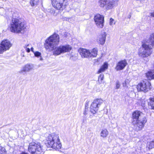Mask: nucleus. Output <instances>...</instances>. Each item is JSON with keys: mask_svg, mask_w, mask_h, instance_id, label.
I'll return each mask as SVG.
<instances>
[{"mask_svg": "<svg viewBox=\"0 0 154 154\" xmlns=\"http://www.w3.org/2000/svg\"><path fill=\"white\" fill-rule=\"evenodd\" d=\"M60 42L58 35L54 33L51 36L45 41V46L48 51L53 50V54L58 55L61 54L69 52L72 49V47L69 45H60L57 47Z\"/></svg>", "mask_w": 154, "mask_h": 154, "instance_id": "nucleus-1", "label": "nucleus"}, {"mask_svg": "<svg viewBox=\"0 0 154 154\" xmlns=\"http://www.w3.org/2000/svg\"><path fill=\"white\" fill-rule=\"evenodd\" d=\"M132 118V122L136 125V129L137 131L141 130L147 121L144 115L142 112L138 111L133 112Z\"/></svg>", "mask_w": 154, "mask_h": 154, "instance_id": "nucleus-2", "label": "nucleus"}, {"mask_svg": "<svg viewBox=\"0 0 154 154\" xmlns=\"http://www.w3.org/2000/svg\"><path fill=\"white\" fill-rule=\"evenodd\" d=\"M47 146L55 150L61 149L62 145L58 135L54 134L49 135L46 139Z\"/></svg>", "mask_w": 154, "mask_h": 154, "instance_id": "nucleus-3", "label": "nucleus"}, {"mask_svg": "<svg viewBox=\"0 0 154 154\" xmlns=\"http://www.w3.org/2000/svg\"><path fill=\"white\" fill-rule=\"evenodd\" d=\"M25 28L24 23L20 19L13 18L10 23V29L11 32L14 33H20Z\"/></svg>", "mask_w": 154, "mask_h": 154, "instance_id": "nucleus-4", "label": "nucleus"}, {"mask_svg": "<svg viewBox=\"0 0 154 154\" xmlns=\"http://www.w3.org/2000/svg\"><path fill=\"white\" fill-rule=\"evenodd\" d=\"M152 52L151 47L146 44L143 43L138 50V54L142 57H147L149 56Z\"/></svg>", "mask_w": 154, "mask_h": 154, "instance_id": "nucleus-5", "label": "nucleus"}, {"mask_svg": "<svg viewBox=\"0 0 154 154\" xmlns=\"http://www.w3.org/2000/svg\"><path fill=\"white\" fill-rule=\"evenodd\" d=\"M118 0H100L98 2L99 6L106 10L112 9L117 5Z\"/></svg>", "mask_w": 154, "mask_h": 154, "instance_id": "nucleus-6", "label": "nucleus"}, {"mask_svg": "<svg viewBox=\"0 0 154 154\" xmlns=\"http://www.w3.org/2000/svg\"><path fill=\"white\" fill-rule=\"evenodd\" d=\"M28 151L31 154H41L42 147L40 143L38 142L30 143L29 145Z\"/></svg>", "mask_w": 154, "mask_h": 154, "instance_id": "nucleus-7", "label": "nucleus"}, {"mask_svg": "<svg viewBox=\"0 0 154 154\" xmlns=\"http://www.w3.org/2000/svg\"><path fill=\"white\" fill-rule=\"evenodd\" d=\"M103 100L101 99L94 100L91 104L90 111L93 114H95L98 110V108L103 103Z\"/></svg>", "mask_w": 154, "mask_h": 154, "instance_id": "nucleus-8", "label": "nucleus"}, {"mask_svg": "<svg viewBox=\"0 0 154 154\" xmlns=\"http://www.w3.org/2000/svg\"><path fill=\"white\" fill-rule=\"evenodd\" d=\"M151 84L147 80L143 81L137 86V89L139 91L146 92L150 89Z\"/></svg>", "mask_w": 154, "mask_h": 154, "instance_id": "nucleus-9", "label": "nucleus"}, {"mask_svg": "<svg viewBox=\"0 0 154 154\" xmlns=\"http://www.w3.org/2000/svg\"><path fill=\"white\" fill-rule=\"evenodd\" d=\"M12 46V44L8 40L5 39L3 40L0 44V54L8 50Z\"/></svg>", "mask_w": 154, "mask_h": 154, "instance_id": "nucleus-10", "label": "nucleus"}, {"mask_svg": "<svg viewBox=\"0 0 154 154\" xmlns=\"http://www.w3.org/2000/svg\"><path fill=\"white\" fill-rule=\"evenodd\" d=\"M65 0H51L52 4L55 8L59 10H62L65 8Z\"/></svg>", "mask_w": 154, "mask_h": 154, "instance_id": "nucleus-11", "label": "nucleus"}, {"mask_svg": "<svg viewBox=\"0 0 154 154\" xmlns=\"http://www.w3.org/2000/svg\"><path fill=\"white\" fill-rule=\"evenodd\" d=\"M94 20L97 26L102 28L103 26L104 17L100 14H96L94 17Z\"/></svg>", "mask_w": 154, "mask_h": 154, "instance_id": "nucleus-12", "label": "nucleus"}, {"mask_svg": "<svg viewBox=\"0 0 154 154\" xmlns=\"http://www.w3.org/2000/svg\"><path fill=\"white\" fill-rule=\"evenodd\" d=\"M106 35L107 34L106 32L104 31L101 32L97 39V42L100 44L103 45L106 41Z\"/></svg>", "mask_w": 154, "mask_h": 154, "instance_id": "nucleus-13", "label": "nucleus"}, {"mask_svg": "<svg viewBox=\"0 0 154 154\" xmlns=\"http://www.w3.org/2000/svg\"><path fill=\"white\" fill-rule=\"evenodd\" d=\"M127 64L126 60H124L119 61L116 64L115 69L117 71L123 69Z\"/></svg>", "mask_w": 154, "mask_h": 154, "instance_id": "nucleus-14", "label": "nucleus"}, {"mask_svg": "<svg viewBox=\"0 0 154 154\" xmlns=\"http://www.w3.org/2000/svg\"><path fill=\"white\" fill-rule=\"evenodd\" d=\"M33 67L32 64H27L23 66L20 72L22 73H23L24 72H28L32 70Z\"/></svg>", "mask_w": 154, "mask_h": 154, "instance_id": "nucleus-15", "label": "nucleus"}, {"mask_svg": "<svg viewBox=\"0 0 154 154\" xmlns=\"http://www.w3.org/2000/svg\"><path fill=\"white\" fill-rule=\"evenodd\" d=\"M80 55L82 57H89L90 51L85 49H82L79 51Z\"/></svg>", "mask_w": 154, "mask_h": 154, "instance_id": "nucleus-16", "label": "nucleus"}, {"mask_svg": "<svg viewBox=\"0 0 154 154\" xmlns=\"http://www.w3.org/2000/svg\"><path fill=\"white\" fill-rule=\"evenodd\" d=\"M146 76L149 80L154 79V70L148 72L146 73Z\"/></svg>", "mask_w": 154, "mask_h": 154, "instance_id": "nucleus-17", "label": "nucleus"}, {"mask_svg": "<svg viewBox=\"0 0 154 154\" xmlns=\"http://www.w3.org/2000/svg\"><path fill=\"white\" fill-rule=\"evenodd\" d=\"M148 105L150 108L154 109V97L150 98L148 101Z\"/></svg>", "mask_w": 154, "mask_h": 154, "instance_id": "nucleus-18", "label": "nucleus"}, {"mask_svg": "<svg viewBox=\"0 0 154 154\" xmlns=\"http://www.w3.org/2000/svg\"><path fill=\"white\" fill-rule=\"evenodd\" d=\"M90 55L89 57H95L97 56V50L95 48H94L92 50L90 51Z\"/></svg>", "mask_w": 154, "mask_h": 154, "instance_id": "nucleus-19", "label": "nucleus"}, {"mask_svg": "<svg viewBox=\"0 0 154 154\" xmlns=\"http://www.w3.org/2000/svg\"><path fill=\"white\" fill-rule=\"evenodd\" d=\"M108 66V64L106 63H105L98 71V73L103 72L105 69H107Z\"/></svg>", "mask_w": 154, "mask_h": 154, "instance_id": "nucleus-20", "label": "nucleus"}, {"mask_svg": "<svg viewBox=\"0 0 154 154\" xmlns=\"http://www.w3.org/2000/svg\"><path fill=\"white\" fill-rule=\"evenodd\" d=\"M108 132L106 129H103L100 132V136L103 137H106L108 135Z\"/></svg>", "mask_w": 154, "mask_h": 154, "instance_id": "nucleus-21", "label": "nucleus"}, {"mask_svg": "<svg viewBox=\"0 0 154 154\" xmlns=\"http://www.w3.org/2000/svg\"><path fill=\"white\" fill-rule=\"evenodd\" d=\"M149 40L151 42V45L152 46H154V32L152 33L150 35Z\"/></svg>", "mask_w": 154, "mask_h": 154, "instance_id": "nucleus-22", "label": "nucleus"}, {"mask_svg": "<svg viewBox=\"0 0 154 154\" xmlns=\"http://www.w3.org/2000/svg\"><path fill=\"white\" fill-rule=\"evenodd\" d=\"M39 0H31L30 4L32 6H36L39 3Z\"/></svg>", "mask_w": 154, "mask_h": 154, "instance_id": "nucleus-23", "label": "nucleus"}, {"mask_svg": "<svg viewBox=\"0 0 154 154\" xmlns=\"http://www.w3.org/2000/svg\"><path fill=\"white\" fill-rule=\"evenodd\" d=\"M138 103L140 105H141L142 106H145V104L146 103V100L141 99L140 102H139Z\"/></svg>", "mask_w": 154, "mask_h": 154, "instance_id": "nucleus-24", "label": "nucleus"}, {"mask_svg": "<svg viewBox=\"0 0 154 154\" xmlns=\"http://www.w3.org/2000/svg\"><path fill=\"white\" fill-rule=\"evenodd\" d=\"M0 154H6L5 149L1 146H0Z\"/></svg>", "mask_w": 154, "mask_h": 154, "instance_id": "nucleus-25", "label": "nucleus"}, {"mask_svg": "<svg viewBox=\"0 0 154 154\" xmlns=\"http://www.w3.org/2000/svg\"><path fill=\"white\" fill-rule=\"evenodd\" d=\"M48 12L50 13L51 14H54L55 13L54 9L51 7H49L47 10Z\"/></svg>", "mask_w": 154, "mask_h": 154, "instance_id": "nucleus-26", "label": "nucleus"}, {"mask_svg": "<svg viewBox=\"0 0 154 154\" xmlns=\"http://www.w3.org/2000/svg\"><path fill=\"white\" fill-rule=\"evenodd\" d=\"M30 45L29 44H27L25 45L23 47L24 48L26 49V50L29 53L30 51V49L29 48H27L28 47H29Z\"/></svg>", "mask_w": 154, "mask_h": 154, "instance_id": "nucleus-27", "label": "nucleus"}, {"mask_svg": "<svg viewBox=\"0 0 154 154\" xmlns=\"http://www.w3.org/2000/svg\"><path fill=\"white\" fill-rule=\"evenodd\" d=\"M104 75L103 74H100L98 77V81L99 82L101 83L103 80Z\"/></svg>", "mask_w": 154, "mask_h": 154, "instance_id": "nucleus-28", "label": "nucleus"}, {"mask_svg": "<svg viewBox=\"0 0 154 154\" xmlns=\"http://www.w3.org/2000/svg\"><path fill=\"white\" fill-rule=\"evenodd\" d=\"M149 149H151L154 148V140L149 143Z\"/></svg>", "mask_w": 154, "mask_h": 154, "instance_id": "nucleus-29", "label": "nucleus"}, {"mask_svg": "<svg viewBox=\"0 0 154 154\" xmlns=\"http://www.w3.org/2000/svg\"><path fill=\"white\" fill-rule=\"evenodd\" d=\"M121 86L120 83L119 81H117L116 82V89H119Z\"/></svg>", "mask_w": 154, "mask_h": 154, "instance_id": "nucleus-30", "label": "nucleus"}, {"mask_svg": "<svg viewBox=\"0 0 154 154\" xmlns=\"http://www.w3.org/2000/svg\"><path fill=\"white\" fill-rule=\"evenodd\" d=\"M115 22L114 21V20L112 18H110V19L109 24L110 25L112 26L113 24H115Z\"/></svg>", "mask_w": 154, "mask_h": 154, "instance_id": "nucleus-31", "label": "nucleus"}, {"mask_svg": "<svg viewBox=\"0 0 154 154\" xmlns=\"http://www.w3.org/2000/svg\"><path fill=\"white\" fill-rule=\"evenodd\" d=\"M34 54L35 56L36 57H38L39 56L40 57L41 55V53L38 51H36L35 52H34Z\"/></svg>", "mask_w": 154, "mask_h": 154, "instance_id": "nucleus-32", "label": "nucleus"}, {"mask_svg": "<svg viewBox=\"0 0 154 154\" xmlns=\"http://www.w3.org/2000/svg\"><path fill=\"white\" fill-rule=\"evenodd\" d=\"M88 108L86 107V106H85V110L83 113V114L85 116H86V115L88 114Z\"/></svg>", "mask_w": 154, "mask_h": 154, "instance_id": "nucleus-33", "label": "nucleus"}, {"mask_svg": "<svg viewBox=\"0 0 154 154\" xmlns=\"http://www.w3.org/2000/svg\"><path fill=\"white\" fill-rule=\"evenodd\" d=\"M19 154H29L27 152H21Z\"/></svg>", "mask_w": 154, "mask_h": 154, "instance_id": "nucleus-34", "label": "nucleus"}, {"mask_svg": "<svg viewBox=\"0 0 154 154\" xmlns=\"http://www.w3.org/2000/svg\"><path fill=\"white\" fill-rule=\"evenodd\" d=\"M85 120H86V117H85L84 116V118H83V121H82V122H83V123H85Z\"/></svg>", "mask_w": 154, "mask_h": 154, "instance_id": "nucleus-35", "label": "nucleus"}, {"mask_svg": "<svg viewBox=\"0 0 154 154\" xmlns=\"http://www.w3.org/2000/svg\"><path fill=\"white\" fill-rule=\"evenodd\" d=\"M151 16L153 17H154V11L151 13Z\"/></svg>", "mask_w": 154, "mask_h": 154, "instance_id": "nucleus-36", "label": "nucleus"}, {"mask_svg": "<svg viewBox=\"0 0 154 154\" xmlns=\"http://www.w3.org/2000/svg\"><path fill=\"white\" fill-rule=\"evenodd\" d=\"M31 51L32 52H34V51H33V50H34V48H33V47H31Z\"/></svg>", "mask_w": 154, "mask_h": 154, "instance_id": "nucleus-37", "label": "nucleus"}, {"mask_svg": "<svg viewBox=\"0 0 154 154\" xmlns=\"http://www.w3.org/2000/svg\"><path fill=\"white\" fill-rule=\"evenodd\" d=\"M43 60L42 58L41 57H40V60Z\"/></svg>", "mask_w": 154, "mask_h": 154, "instance_id": "nucleus-38", "label": "nucleus"}, {"mask_svg": "<svg viewBox=\"0 0 154 154\" xmlns=\"http://www.w3.org/2000/svg\"><path fill=\"white\" fill-rule=\"evenodd\" d=\"M131 15H129V16H128V17L129 19H130L131 18Z\"/></svg>", "mask_w": 154, "mask_h": 154, "instance_id": "nucleus-39", "label": "nucleus"}, {"mask_svg": "<svg viewBox=\"0 0 154 154\" xmlns=\"http://www.w3.org/2000/svg\"><path fill=\"white\" fill-rule=\"evenodd\" d=\"M100 90H97V92H99L100 91Z\"/></svg>", "mask_w": 154, "mask_h": 154, "instance_id": "nucleus-40", "label": "nucleus"}]
</instances>
